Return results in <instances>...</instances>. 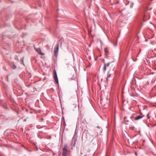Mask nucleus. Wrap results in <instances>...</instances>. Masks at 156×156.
<instances>
[{
	"label": "nucleus",
	"instance_id": "f257e3e1",
	"mask_svg": "<svg viewBox=\"0 0 156 156\" xmlns=\"http://www.w3.org/2000/svg\"><path fill=\"white\" fill-rule=\"evenodd\" d=\"M54 79L55 82H56L57 83H58V80L57 77V74L55 70L54 71Z\"/></svg>",
	"mask_w": 156,
	"mask_h": 156
},
{
	"label": "nucleus",
	"instance_id": "f03ea898",
	"mask_svg": "<svg viewBox=\"0 0 156 156\" xmlns=\"http://www.w3.org/2000/svg\"><path fill=\"white\" fill-rule=\"evenodd\" d=\"M58 44L56 46V47L55 48L54 51V54L55 55H56L58 52Z\"/></svg>",
	"mask_w": 156,
	"mask_h": 156
},
{
	"label": "nucleus",
	"instance_id": "7ed1b4c3",
	"mask_svg": "<svg viewBox=\"0 0 156 156\" xmlns=\"http://www.w3.org/2000/svg\"><path fill=\"white\" fill-rule=\"evenodd\" d=\"M35 50L40 55H44V54L41 52V50L40 48H36Z\"/></svg>",
	"mask_w": 156,
	"mask_h": 156
},
{
	"label": "nucleus",
	"instance_id": "20e7f679",
	"mask_svg": "<svg viewBox=\"0 0 156 156\" xmlns=\"http://www.w3.org/2000/svg\"><path fill=\"white\" fill-rule=\"evenodd\" d=\"M110 64L109 63H105L104 62V66L103 69V70L104 71H105L106 69V67H108L109 66Z\"/></svg>",
	"mask_w": 156,
	"mask_h": 156
},
{
	"label": "nucleus",
	"instance_id": "39448f33",
	"mask_svg": "<svg viewBox=\"0 0 156 156\" xmlns=\"http://www.w3.org/2000/svg\"><path fill=\"white\" fill-rule=\"evenodd\" d=\"M68 150V148L67 146L66 145H64L63 147V152H67Z\"/></svg>",
	"mask_w": 156,
	"mask_h": 156
},
{
	"label": "nucleus",
	"instance_id": "423d86ee",
	"mask_svg": "<svg viewBox=\"0 0 156 156\" xmlns=\"http://www.w3.org/2000/svg\"><path fill=\"white\" fill-rule=\"evenodd\" d=\"M144 116L143 115L138 116L137 117H135L134 119L135 120H138L144 117Z\"/></svg>",
	"mask_w": 156,
	"mask_h": 156
},
{
	"label": "nucleus",
	"instance_id": "0eeeda50",
	"mask_svg": "<svg viewBox=\"0 0 156 156\" xmlns=\"http://www.w3.org/2000/svg\"><path fill=\"white\" fill-rule=\"evenodd\" d=\"M63 156H69V154L67 153V152H62Z\"/></svg>",
	"mask_w": 156,
	"mask_h": 156
},
{
	"label": "nucleus",
	"instance_id": "6e6552de",
	"mask_svg": "<svg viewBox=\"0 0 156 156\" xmlns=\"http://www.w3.org/2000/svg\"><path fill=\"white\" fill-rule=\"evenodd\" d=\"M110 70L108 72L107 74V79L109 77L110 75H111V73H110Z\"/></svg>",
	"mask_w": 156,
	"mask_h": 156
},
{
	"label": "nucleus",
	"instance_id": "1a4fd4ad",
	"mask_svg": "<svg viewBox=\"0 0 156 156\" xmlns=\"http://www.w3.org/2000/svg\"><path fill=\"white\" fill-rule=\"evenodd\" d=\"M104 50L105 53H108V50L107 48H105Z\"/></svg>",
	"mask_w": 156,
	"mask_h": 156
},
{
	"label": "nucleus",
	"instance_id": "9d476101",
	"mask_svg": "<svg viewBox=\"0 0 156 156\" xmlns=\"http://www.w3.org/2000/svg\"><path fill=\"white\" fill-rule=\"evenodd\" d=\"M151 43L152 44H155V43H154V41H152L151 42Z\"/></svg>",
	"mask_w": 156,
	"mask_h": 156
},
{
	"label": "nucleus",
	"instance_id": "9b49d317",
	"mask_svg": "<svg viewBox=\"0 0 156 156\" xmlns=\"http://www.w3.org/2000/svg\"><path fill=\"white\" fill-rule=\"evenodd\" d=\"M148 114H147V117H148V118H149H149H150V117H149L148 116Z\"/></svg>",
	"mask_w": 156,
	"mask_h": 156
},
{
	"label": "nucleus",
	"instance_id": "f8f14e48",
	"mask_svg": "<svg viewBox=\"0 0 156 156\" xmlns=\"http://www.w3.org/2000/svg\"><path fill=\"white\" fill-rule=\"evenodd\" d=\"M74 106L75 107H76V105H74Z\"/></svg>",
	"mask_w": 156,
	"mask_h": 156
},
{
	"label": "nucleus",
	"instance_id": "ddd939ff",
	"mask_svg": "<svg viewBox=\"0 0 156 156\" xmlns=\"http://www.w3.org/2000/svg\"><path fill=\"white\" fill-rule=\"evenodd\" d=\"M75 144H73V146H75Z\"/></svg>",
	"mask_w": 156,
	"mask_h": 156
},
{
	"label": "nucleus",
	"instance_id": "4468645a",
	"mask_svg": "<svg viewBox=\"0 0 156 156\" xmlns=\"http://www.w3.org/2000/svg\"><path fill=\"white\" fill-rule=\"evenodd\" d=\"M126 119V117H125L124 118V119Z\"/></svg>",
	"mask_w": 156,
	"mask_h": 156
},
{
	"label": "nucleus",
	"instance_id": "2eb2a0df",
	"mask_svg": "<svg viewBox=\"0 0 156 156\" xmlns=\"http://www.w3.org/2000/svg\"><path fill=\"white\" fill-rule=\"evenodd\" d=\"M116 44H115V45L116 46Z\"/></svg>",
	"mask_w": 156,
	"mask_h": 156
},
{
	"label": "nucleus",
	"instance_id": "dca6fc26",
	"mask_svg": "<svg viewBox=\"0 0 156 156\" xmlns=\"http://www.w3.org/2000/svg\"><path fill=\"white\" fill-rule=\"evenodd\" d=\"M135 154L136 155H137L136 154V153Z\"/></svg>",
	"mask_w": 156,
	"mask_h": 156
}]
</instances>
